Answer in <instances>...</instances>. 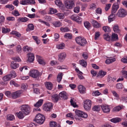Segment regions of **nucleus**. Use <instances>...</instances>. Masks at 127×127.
Here are the masks:
<instances>
[{
	"instance_id": "obj_3",
	"label": "nucleus",
	"mask_w": 127,
	"mask_h": 127,
	"mask_svg": "<svg viewBox=\"0 0 127 127\" xmlns=\"http://www.w3.org/2000/svg\"><path fill=\"white\" fill-rule=\"evenodd\" d=\"M76 41L77 43L81 46H84L87 43L86 39L84 38H82L81 37L76 38Z\"/></svg>"
},
{
	"instance_id": "obj_18",
	"label": "nucleus",
	"mask_w": 127,
	"mask_h": 127,
	"mask_svg": "<svg viewBox=\"0 0 127 127\" xmlns=\"http://www.w3.org/2000/svg\"><path fill=\"white\" fill-rule=\"evenodd\" d=\"M119 8V5L115 3H114L112 6L111 12L113 13H115Z\"/></svg>"
},
{
	"instance_id": "obj_22",
	"label": "nucleus",
	"mask_w": 127,
	"mask_h": 127,
	"mask_svg": "<svg viewBox=\"0 0 127 127\" xmlns=\"http://www.w3.org/2000/svg\"><path fill=\"white\" fill-rule=\"evenodd\" d=\"M10 66L12 68L15 69L19 66V65L15 62H12Z\"/></svg>"
},
{
	"instance_id": "obj_38",
	"label": "nucleus",
	"mask_w": 127,
	"mask_h": 127,
	"mask_svg": "<svg viewBox=\"0 0 127 127\" xmlns=\"http://www.w3.org/2000/svg\"><path fill=\"white\" fill-rule=\"evenodd\" d=\"M60 30L62 32H66L69 31L68 28L66 27L64 28L61 27L60 28Z\"/></svg>"
},
{
	"instance_id": "obj_57",
	"label": "nucleus",
	"mask_w": 127,
	"mask_h": 127,
	"mask_svg": "<svg viewBox=\"0 0 127 127\" xmlns=\"http://www.w3.org/2000/svg\"><path fill=\"white\" fill-rule=\"evenodd\" d=\"M5 19V17L3 16H2L0 17V24L1 25H2V24L4 22V20Z\"/></svg>"
},
{
	"instance_id": "obj_37",
	"label": "nucleus",
	"mask_w": 127,
	"mask_h": 127,
	"mask_svg": "<svg viewBox=\"0 0 127 127\" xmlns=\"http://www.w3.org/2000/svg\"><path fill=\"white\" fill-rule=\"evenodd\" d=\"M115 61L116 59L115 58H113L111 59H108L106 60L105 61V62L106 64H109L114 62Z\"/></svg>"
},
{
	"instance_id": "obj_63",
	"label": "nucleus",
	"mask_w": 127,
	"mask_h": 127,
	"mask_svg": "<svg viewBox=\"0 0 127 127\" xmlns=\"http://www.w3.org/2000/svg\"><path fill=\"white\" fill-rule=\"evenodd\" d=\"M57 12V10L56 9H54L52 8H50V13L51 14H53Z\"/></svg>"
},
{
	"instance_id": "obj_8",
	"label": "nucleus",
	"mask_w": 127,
	"mask_h": 127,
	"mask_svg": "<svg viewBox=\"0 0 127 127\" xmlns=\"http://www.w3.org/2000/svg\"><path fill=\"white\" fill-rule=\"evenodd\" d=\"M76 115L79 117L86 118L88 117L87 114L85 112H82L79 110H76L75 111Z\"/></svg>"
},
{
	"instance_id": "obj_25",
	"label": "nucleus",
	"mask_w": 127,
	"mask_h": 127,
	"mask_svg": "<svg viewBox=\"0 0 127 127\" xmlns=\"http://www.w3.org/2000/svg\"><path fill=\"white\" fill-rule=\"evenodd\" d=\"M51 98L53 101L57 102L59 100L60 97L58 95L55 94L52 95Z\"/></svg>"
},
{
	"instance_id": "obj_31",
	"label": "nucleus",
	"mask_w": 127,
	"mask_h": 127,
	"mask_svg": "<svg viewBox=\"0 0 127 127\" xmlns=\"http://www.w3.org/2000/svg\"><path fill=\"white\" fill-rule=\"evenodd\" d=\"M16 114L17 117L19 119L23 118L24 116V115H25L22 111H19V113H16Z\"/></svg>"
},
{
	"instance_id": "obj_20",
	"label": "nucleus",
	"mask_w": 127,
	"mask_h": 127,
	"mask_svg": "<svg viewBox=\"0 0 127 127\" xmlns=\"http://www.w3.org/2000/svg\"><path fill=\"white\" fill-rule=\"evenodd\" d=\"M113 29L114 31L116 33H119L121 31L119 29L118 25L117 24L114 25L113 27Z\"/></svg>"
},
{
	"instance_id": "obj_43",
	"label": "nucleus",
	"mask_w": 127,
	"mask_h": 127,
	"mask_svg": "<svg viewBox=\"0 0 127 127\" xmlns=\"http://www.w3.org/2000/svg\"><path fill=\"white\" fill-rule=\"evenodd\" d=\"M92 109L94 111H99L100 109V106L98 105L95 106L93 107Z\"/></svg>"
},
{
	"instance_id": "obj_42",
	"label": "nucleus",
	"mask_w": 127,
	"mask_h": 127,
	"mask_svg": "<svg viewBox=\"0 0 127 127\" xmlns=\"http://www.w3.org/2000/svg\"><path fill=\"white\" fill-rule=\"evenodd\" d=\"M103 37L104 39L107 41H109L110 40V36L108 35V33L104 34L103 35Z\"/></svg>"
},
{
	"instance_id": "obj_7",
	"label": "nucleus",
	"mask_w": 127,
	"mask_h": 127,
	"mask_svg": "<svg viewBox=\"0 0 127 127\" xmlns=\"http://www.w3.org/2000/svg\"><path fill=\"white\" fill-rule=\"evenodd\" d=\"M70 18L72 20L75 21L78 24H80L82 23V18L76 15H72L70 17Z\"/></svg>"
},
{
	"instance_id": "obj_11",
	"label": "nucleus",
	"mask_w": 127,
	"mask_h": 127,
	"mask_svg": "<svg viewBox=\"0 0 127 127\" xmlns=\"http://www.w3.org/2000/svg\"><path fill=\"white\" fill-rule=\"evenodd\" d=\"M65 4L67 8L71 9L74 6V2L72 0H66L65 2Z\"/></svg>"
},
{
	"instance_id": "obj_32",
	"label": "nucleus",
	"mask_w": 127,
	"mask_h": 127,
	"mask_svg": "<svg viewBox=\"0 0 127 127\" xmlns=\"http://www.w3.org/2000/svg\"><path fill=\"white\" fill-rule=\"evenodd\" d=\"M11 76L9 74L4 76L3 77V80L4 81H7L10 80L11 79Z\"/></svg>"
},
{
	"instance_id": "obj_2",
	"label": "nucleus",
	"mask_w": 127,
	"mask_h": 127,
	"mask_svg": "<svg viewBox=\"0 0 127 127\" xmlns=\"http://www.w3.org/2000/svg\"><path fill=\"white\" fill-rule=\"evenodd\" d=\"M45 119V117L42 115L38 114L35 116V122L39 124H41L43 123Z\"/></svg>"
},
{
	"instance_id": "obj_53",
	"label": "nucleus",
	"mask_w": 127,
	"mask_h": 127,
	"mask_svg": "<svg viewBox=\"0 0 127 127\" xmlns=\"http://www.w3.org/2000/svg\"><path fill=\"white\" fill-rule=\"evenodd\" d=\"M32 37L33 39L35 40L36 43L37 44H39L40 42V40L38 39V37L37 36H32Z\"/></svg>"
},
{
	"instance_id": "obj_30",
	"label": "nucleus",
	"mask_w": 127,
	"mask_h": 127,
	"mask_svg": "<svg viewBox=\"0 0 127 127\" xmlns=\"http://www.w3.org/2000/svg\"><path fill=\"white\" fill-rule=\"evenodd\" d=\"M43 100L42 99H40L38 100V101L36 103L34 104V106L36 107H39L41 106L42 104Z\"/></svg>"
},
{
	"instance_id": "obj_10",
	"label": "nucleus",
	"mask_w": 127,
	"mask_h": 127,
	"mask_svg": "<svg viewBox=\"0 0 127 127\" xmlns=\"http://www.w3.org/2000/svg\"><path fill=\"white\" fill-rule=\"evenodd\" d=\"M102 111L105 113H109L110 110L109 105L106 104H103L101 106Z\"/></svg>"
},
{
	"instance_id": "obj_9",
	"label": "nucleus",
	"mask_w": 127,
	"mask_h": 127,
	"mask_svg": "<svg viewBox=\"0 0 127 127\" xmlns=\"http://www.w3.org/2000/svg\"><path fill=\"white\" fill-rule=\"evenodd\" d=\"M53 105L51 102H48L44 104L43 106L44 110L46 111H50L52 108Z\"/></svg>"
},
{
	"instance_id": "obj_39",
	"label": "nucleus",
	"mask_w": 127,
	"mask_h": 127,
	"mask_svg": "<svg viewBox=\"0 0 127 127\" xmlns=\"http://www.w3.org/2000/svg\"><path fill=\"white\" fill-rule=\"evenodd\" d=\"M10 33L12 34L15 35L16 36L18 37H20L21 36V34L19 32L15 31H12L10 32Z\"/></svg>"
},
{
	"instance_id": "obj_36",
	"label": "nucleus",
	"mask_w": 127,
	"mask_h": 127,
	"mask_svg": "<svg viewBox=\"0 0 127 127\" xmlns=\"http://www.w3.org/2000/svg\"><path fill=\"white\" fill-rule=\"evenodd\" d=\"M63 75V74L62 73H59L57 77V80L59 83L61 81Z\"/></svg>"
},
{
	"instance_id": "obj_23",
	"label": "nucleus",
	"mask_w": 127,
	"mask_h": 127,
	"mask_svg": "<svg viewBox=\"0 0 127 127\" xmlns=\"http://www.w3.org/2000/svg\"><path fill=\"white\" fill-rule=\"evenodd\" d=\"M46 88L48 89L51 90L52 88V84L50 82H46L45 83Z\"/></svg>"
},
{
	"instance_id": "obj_45",
	"label": "nucleus",
	"mask_w": 127,
	"mask_h": 127,
	"mask_svg": "<svg viewBox=\"0 0 127 127\" xmlns=\"http://www.w3.org/2000/svg\"><path fill=\"white\" fill-rule=\"evenodd\" d=\"M122 108V107L120 106H118L114 107L113 109V111L115 112H117L119 111Z\"/></svg>"
},
{
	"instance_id": "obj_61",
	"label": "nucleus",
	"mask_w": 127,
	"mask_h": 127,
	"mask_svg": "<svg viewBox=\"0 0 127 127\" xmlns=\"http://www.w3.org/2000/svg\"><path fill=\"white\" fill-rule=\"evenodd\" d=\"M92 95L94 96H98L100 95V93L98 91H94Z\"/></svg>"
},
{
	"instance_id": "obj_26",
	"label": "nucleus",
	"mask_w": 127,
	"mask_h": 127,
	"mask_svg": "<svg viewBox=\"0 0 127 127\" xmlns=\"http://www.w3.org/2000/svg\"><path fill=\"white\" fill-rule=\"evenodd\" d=\"M28 26V28H27L26 30V31L27 32H30L34 30V26L32 24H29Z\"/></svg>"
},
{
	"instance_id": "obj_58",
	"label": "nucleus",
	"mask_w": 127,
	"mask_h": 127,
	"mask_svg": "<svg viewBox=\"0 0 127 127\" xmlns=\"http://www.w3.org/2000/svg\"><path fill=\"white\" fill-rule=\"evenodd\" d=\"M16 51L19 53H21V47L20 45H18L16 48Z\"/></svg>"
},
{
	"instance_id": "obj_54",
	"label": "nucleus",
	"mask_w": 127,
	"mask_h": 127,
	"mask_svg": "<svg viewBox=\"0 0 127 127\" xmlns=\"http://www.w3.org/2000/svg\"><path fill=\"white\" fill-rule=\"evenodd\" d=\"M9 75H10L11 76V78H15L16 76V73L14 71H12L11 72V73L9 74Z\"/></svg>"
},
{
	"instance_id": "obj_19",
	"label": "nucleus",
	"mask_w": 127,
	"mask_h": 127,
	"mask_svg": "<svg viewBox=\"0 0 127 127\" xmlns=\"http://www.w3.org/2000/svg\"><path fill=\"white\" fill-rule=\"evenodd\" d=\"M36 56L37 61L39 64H45V63L42 57L38 55H37Z\"/></svg>"
},
{
	"instance_id": "obj_16",
	"label": "nucleus",
	"mask_w": 127,
	"mask_h": 127,
	"mask_svg": "<svg viewBox=\"0 0 127 127\" xmlns=\"http://www.w3.org/2000/svg\"><path fill=\"white\" fill-rule=\"evenodd\" d=\"M66 55L65 53L63 52L60 53L59 55V60L60 61L65 59Z\"/></svg>"
},
{
	"instance_id": "obj_29",
	"label": "nucleus",
	"mask_w": 127,
	"mask_h": 127,
	"mask_svg": "<svg viewBox=\"0 0 127 127\" xmlns=\"http://www.w3.org/2000/svg\"><path fill=\"white\" fill-rule=\"evenodd\" d=\"M29 19L26 17H22L19 18L18 19V22H25L29 20Z\"/></svg>"
},
{
	"instance_id": "obj_21",
	"label": "nucleus",
	"mask_w": 127,
	"mask_h": 127,
	"mask_svg": "<svg viewBox=\"0 0 127 127\" xmlns=\"http://www.w3.org/2000/svg\"><path fill=\"white\" fill-rule=\"evenodd\" d=\"M118 39V35L114 33H112L111 40L112 41H116Z\"/></svg>"
},
{
	"instance_id": "obj_1",
	"label": "nucleus",
	"mask_w": 127,
	"mask_h": 127,
	"mask_svg": "<svg viewBox=\"0 0 127 127\" xmlns=\"http://www.w3.org/2000/svg\"><path fill=\"white\" fill-rule=\"evenodd\" d=\"M29 74L30 76L37 80H39V77L42 74V73L38 70L35 69L31 70Z\"/></svg>"
},
{
	"instance_id": "obj_5",
	"label": "nucleus",
	"mask_w": 127,
	"mask_h": 127,
	"mask_svg": "<svg viewBox=\"0 0 127 127\" xmlns=\"http://www.w3.org/2000/svg\"><path fill=\"white\" fill-rule=\"evenodd\" d=\"M21 109L22 112L25 115L28 114L30 112L29 107L27 105H23L21 106Z\"/></svg>"
},
{
	"instance_id": "obj_59",
	"label": "nucleus",
	"mask_w": 127,
	"mask_h": 127,
	"mask_svg": "<svg viewBox=\"0 0 127 127\" xmlns=\"http://www.w3.org/2000/svg\"><path fill=\"white\" fill-rule=\"evenodd\" d=\"M6 19L8 21H12L15 20V17L11 16L7 17L6 18Z\"/></svg>"
},
{
	"instance_id": "obj_14",
	"label": "nucleus",
	"mask_w": 127,
	"mask_h": 127,
	"mask_svg": "<svg viewBox=\"0 0 127 127\" xmlns=\"http://www.w3.org/2000/svg\"><path fill=\"white\" fill-rule=\"evenodd\" d=\"M28 61L30 62H32L34 59V55L32 53H30L28 54Z\"/></svg>"
},
{
	"instance_id": "obj_40",
	"label": "nucleus",
	"mask_w": 127,
	"mask_h": 127,
	"mask_svg": "<svg viewBox=\"0 0 127 127\" xmlns=\"http://www.w3.org/2000/svg\"><path fill=\"white\" fill-rule=\"evenodd\" d=\"M102 29L105 32H109L111 31L110 28L108 26H104L103 27Z\"/></svg>"
},
{
	"instance_id": "obj_35",
	"label": "nucleus",
	"mask_w": 127,
	"mask_h": 127,
	"mask_svg": "<svg viewBox=\"0 0 127 127\" xmlns=\"http://www.w3.org/2000/svg\"><path fill=\"white\" fill-rule=\"evenodd\" d=\"M65 44L63 43L57 44V48L58 49H63L65 47Z\"/></svg>"
},
{
	"instance_id": "obj_52",
	"label": "nucleus",
	"mask_w": 127,
	"mask_h": 127,
	"mask_svg": "<svg viewBox=\"0 0 127 127\" xmlns=\"http://www.w3.org/2000/svg\"><path fill=\"white\" fill-rule=\"evenodd\" d=\"M64 37L66 38L71 39L72 38V34L69 33H65L64 36Z\"/></svg>"
},
{
	"instance_id": "obj_47",
	"label": "nucleus",
	"mask_w": 127,
	"mask_h": 127,
	"mask_svg": "<svg viewBox=\"0 0 127 127\" xmlns=\"http://www.w3.org/2000/svg\"><path fill=\"white\" fill-rule=\"evenodd\" d=\"M57 123L53 121H51L50 123V127H56L57 126Z\"/></svg>"
},
{
	"instance_id": "obj_44",
	"label": "nucleus",
	"mask_w": 127,
	"mask_h": 127,
	"mask_svg": "<svg viewBox=\"0 0 127 127\" xmlns=\"http://www.w3.org/2000/svg\"><path fill=\"white\" fill-rule=\"evenodd\" d=\"M56 15L60 19H62L64 18V16L63 13H58L56 14Z\"/></svg>"
},
{
	"instance_id": "obj_17",
	"label": "nucleus",
	"mask_w": 127,
	"mask_h": 127,
	"mask_svg": "<svg viewBox=\"0 0 127 127\" xmlns=\"http://www.w3.org/2000/svg\"><path fill=\"white\" fill-rule=\"evenodd\" d=\"M59 96L64 99H66L67 98V95L66 93L64 91L60 93L59 94Z\"/></svg>"
},
{
	"instance_id": "obj_48",
	"label": "nucleus",
	"mask_w": 127,
	"mask_h": 127,
	"mask_svg": "<svg viewBox=\"0 0 127 127\" xmlns=\"http://www.w3.org/2000/svg\"><path fill=\"white\" fill-rule=\"evenodd\" d=\"M74 99L73 98L71 99L70 100V102L71 105L74 107H76V103L74 101Z\"/></svg>"
},
{
	"instance_id": "obj_4",
	"label": "nucleus",
	"mask_w": 127,
	"mask_h": 127,
	"mask_svg": "<svg viewBox=\"0 0 127 127\" xmlns=\"http://www.w3.org/2000/svg\"><path fill=\"white\" fill-rule=\"evenodd\" d=\"M127 15V11L121 8L118 11L117 15L120 17H123Z\"/></svg>"
},
{
	"instance_id": "obj_27",
	"label": "nucleus",
	"mask_w": 127,
	"mask_h": 127,
	"mask_svg": "<svg viewBox=\"0 0 127 127\" xmlns=\"http://www.w3.org/2000/svg\"><path fill=\"white\" fill-rule=\"evenodd\" d=\"M115 13H112L111 12V14L109 17L108 18V21L110 22L113 21L115 18Z\"/></svg>"
},
{
	"instance_id": "obj_46",
	"label": "nucleus",
	"mask_w": 127,
	"mask_h": 127,
	"mask_svg": "<svg viewBox=\"0 0 127 127\" xmlns=\"http://www.w3.org/2000/svg\"><path fill=\"white\" fill-rule=\"evenodd\" d=\"M122 75L125 78L127 79V71L123 70L121 71Z\"/></svg>"
},
{
	"instance_id": "obj_12",
	"label": "nucleus",
	"mask_w": 127,
	"mask_h": 127,
	"mask_svg": "<svg viewBox=\"0 0 127 127\" xmlns=\"http://www.w3.org/2000/svg\"><path fill=\"white\" fill-rule=\"evenodd\" d=\"M91 23L93 26L95 28H99L101 27L100 24L98 23L96 21L92 19Z\"/></svg>"
},
{
	"instance_id": "obj_24",
	"label": "nucleus",
	"mask_w": 127,
	"mask_h": 127,
	"mask_svg": "<svg viewBox=\"0 0 127 127\" xmlns=\"http://www.w3.org/2000/svg\"><path fill=\"white\" fill-rule=\"evenodd\" d=\"M106 74V72L102 70H101L99 71L97 76V77H100L102 78L104 77Z\"/></svg>"
},
{
	"instance_id": "obj_51",
	"label": "nucleus",
	"mask_w": 127,
	"mask_h": 127,
	"mask_svg": "<svg viewBox=\"0 0 127 127\" xmlns=\"http://www.w3.org/2000/svg\"><path fill=\"white\" fill-rule=\"evenodd\" d=\"M6 8H9L10 10H12L14 8V7L12 4H8L6 5L5 6Z\"/></svg>"
},
{
	"instance_id": "obj_15",
	"label": "nucleus",
	"mask_w": 127,
	"mask_h": 127,
	"mask_svg": "<svg viewBox=\"0 0 127 127\" xmlns=\"http://www.w3.org/2000/svg\"><path fill=\"white\" fill-rule=\"evenodd\" d=\"M78 88L79 92L81 94H84L86 92V88L82 85H80L78 86Z\"/></svg>"
},
{
	"instance_id": "obj_49",
	"label": "nucleus",
	"mask_w": 127,
	"mask_h": 127,
	"mask_svg": "<svg viewBox=\"0 0 127 127\" xmlns=\"http://www.w3.org/2000/svg\"><path fill=\"white\" fill-rule=\"evenodd\" d=\"M10 31V30L9 29H7L6 28H3L2 30V32L3 33H7L9 32Z\"/></svg>"
},
{
	"instance_id": "obj_56",
	"label": "nucleus",
	"mask_w": 127,
	"mask_h": 127,
	"mask_svg": "<svg viewBox=\"0 0 127 127\" xmlns=\"http://www.w3.org/2000/svg\"><path fill=\"white\" fill-rule=\"evenodd\" d=\"M55 4L57 6H60L62 4L61 1L60 0H56L55 1Z\"/></svg>"
},
{
	"instance_id": "obj_28",
	"label": "nucleus",
	"mask_w": 127,
	"mask_h": 127,
	"mask_svg": "<svg viewBox=\"0 0 127 127\" xmlns=\"http://www.w3.org/2000/svg\"><path fill=\"white\" fill-rule=\"evenodd\" d=\"M110 121L114 123H116L120 122L121 119L119 118H113L110 120Z\"/></svg>"
},
{
	"instance_id": "obj_50",
	"label": "nucleus",
	"mask_w": 127,
	"mask_h": 127,
	"mask_svg": "<svg viewBox=\"0 0 127 127\" xmlns=\"http://www.w3.org/2000/svg\"><path fill=\"white\" fill-rule=\"evenodd\" d=\"M14 115L9 114L7 115V120H10V121L14 119Z\"/></svg>"
},
{
	"instance_id": "obj_13",
	"label": "nucleus",
	"mask_w": 127,
	"mask_h": 127,
	"mask_svg": "<svg viewBox=\"0 0 127 127\" xmlns=\"http://www.w3.org/2000/svg\"><path fill=\"white\" fill-rule=\"evenodd\" d=\"M21 94V91H18L14 92L11 94V96L13 98H16L20 96Z\"/></svg>"
},
{
	"instance_id": "obj_41",
	"label": "nucleus",
	"mask_w": 127,
	"mask_h": 127,
	"mask_svg": "<svg viewBox=\"0 0 127 127\" xmlns=\"http://www.w3.org/2000/svg\"><path fill=\"white\" fill-rule=\"evenodd\" d=\"M84 25L85 27L88 29H89L91 27V24L89 22L85 21L84 22Z\"/></svg>"
},
{
	"instance_id": "obj_33",
	"label": "nucleus",
	"mask_w": 127,
	"mask_h": 127,
	"mask_svg": "<svg viewBox=\"0 0 127 127\" xmlns=\"http://www.w3.org/2000/svg\"><path fill=\"white\" fill-rule=\"evenodd\" d=\"M52 24L56 27H59L62 25V23L59 21L54 22Z\"/></svg>"
},
{
	"instance_id": "obj_55",
	"label": "nucleus",
	"mask_w": 127,
	"mask_h": 127,
	"mask_svg": "<svg viewBox=\"0 0 127 127\" xmlns=\"http://www.w3.org/2000/svg\"><path fill=\"white\" fill-rule=\"evenodd\" d=\"M12 14L15 16H18L20 15L19 14L18 11L16 10L13 11L12 12Z\"/></svg>"
},
{
	"instance_id": "obj_60",
	"label": "nucleus",
	"mask_w": 127,
	"mask_h": 127,
	"mask_svg": "<svg viewBox=\"0 0 127 127\" xmlns=\"http://www.w3.org/2000/svg\"><path fill=\"white\" fill-rule=\"evenodd\" d=\"M111 6V4H107L106 5V6L105 7V9L106 11H108L110 8Z\"/></svg>"
},
{
	"instance_id": "obj_34",
	"label": "nucleus",
	"mask_w": 127,
	"mask_h": 127,
	"mask_svg": "<svg viewBox=\"0 0 127 127\" xmlns=\"http://www.w3.org/2000/svg\"><path fill=\"white\" fill-rule=\"evenodd\" d=\"M80 64L84 67H85L87 65V62L83 60H80L79 61Z\"/></svg>"
},
{
	"instance_id": "obj_64",
	"label": "nucleus",
	"mask_w": 127,
	"mask_h": 127,
	"mask_svg": "<svg viewBox=\"0 0 127 127\" xmlns=\"http://www.w3.org/2000/svg\"><path fill=\"white\" fill-rule=\"evenodd\" d=\"M30 50V48L28 46H25L23 48V50L24 52L28 51Z\"/></svg>"
},
{
	"instance_id": "obj_6",
	"label": "nucleus",
	"mask_w": 127,
	"mask_h": 127,
	"mask_svg": "<svg viewBox=\"0 0 127 127\" xmlns=\"http://www.w3.org/2000/svg\"><path fill=\"white\" fill-rule=\"evenodd\" d=\"M84 109L87 111H89L91 109V101L87 99L84 101Z\"/></svg>"
},
{
	"instance_id": "obj_62",
	"label": "nucleus",
	"mask_w": 127,
	"mask_h": 127,
	"mask_svg": "<svg viewBox=\"0 0 127 127\" xmlns=\"http://www.w3.org/2000/svg\"><path fill=\"white\" fill-rule=\"evenodd\" d=\"M116 88L118 89H122L123 88L122 84L121 83L117 84L116 85Z\"/></svg>"
}]
</instances>
